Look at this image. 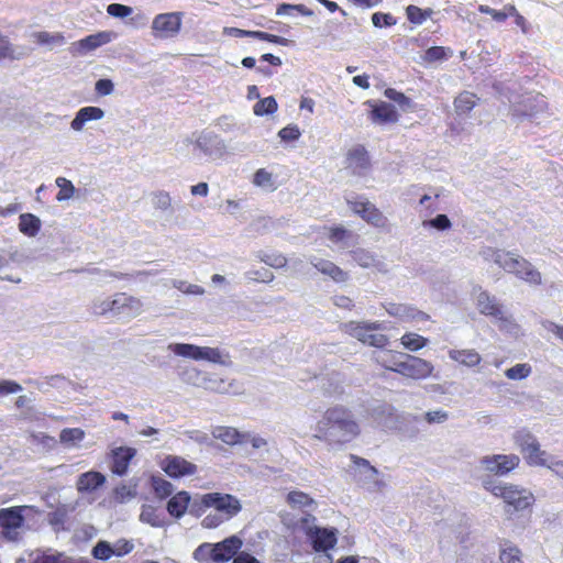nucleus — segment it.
Segmentation results:
<instances>
[{"label":"nucleus","instance_id":"obj_16","mask_svg":"<svg viewBox=\"0 0 563 563\" xmlns=\"http://www.w3.org/2000/svg\"><path fill=\"white\" fill-rule=\"evenodd\" d=\"M367 104L371 107L368 118L373 123H396L399 119V114L391 103L385 101H367Z\"/></svg>","mask_w":563,"mask_h":563},{"label":"nucleus","instance_id":"obj_46","mask_svg":"<svg viewBox=\"0 0 563 563\" xmlns=\"http://www.w3.org/2000/svg\"><path fill=\"white\" fill-rule=\"evenodd\" d=\"M291 11H297L301 15L311 16L313 14L312 10L308 9L305 4H289V3H280L276 9L277 15L290 14Z\"/></svg>","mask_w":563,"mask_h":563},{"label":"nucleus","instance_id":"obj_24","mask_svg":"<svg viewBox=\"0 0 563 563\" xmlns=\"http://www.w3.org/2000/svg\"><path fill=\"white\" fill-rule=\"evenodd\" d=\"M312 265L318 272L329 276L336 283H344L347 280V273L331 261L317 258L312 262Z\"/></svg>","mask_w":563,"mask_h":563},{"label":"nucleus","instance_id":"obj_27","mask_svg":"<svg viewBox=\"0 0 563 563\" xmlns=\"http://www.w3.org/2000/svg\"><path fill=\"white\" fill-rule=\"evenodd\" d=\"M478 98L474 92L462 91L459 93L454 101V108L456 113L464 114L471 112L477 104Z\"/></svg>","mask_w":563,"mask_h":563},{"label":"nucleus","instance_id":"obj_40","mask_svg":"<svg viewBox=\"0 0 563 563\" xmlns=\"http://www.w3.org/2000/svg\"><path fill=\"white\" fill-rule=\"evenodd\" d=\"M253 184L257 187L268 188L271 191L277 188L274 184L272 173L267 172L265 168H260L255 172Z\"/></svg>","mask_w":563,"mask_h":563},{"label":"nucleus","instance_id":"obj_10","mask_svg":"<svg viewBox=\"0 0 563 563\" xmlns=\"http://www.w3.org/2000/svg\"><path fill=\"white\" fill-rule=\"evenodd\" d=\"M159 467L170 478H181L192 476L198 472V466L179 455H166L161 462Z\"/></svg>","mask_w":563,"mask_h":563},{"label":"nucleus","instance_id":"obj_36","mask_svg":"<svg viewBox=\"0 0 563 563\" xmlns=\"http://www.w3.org/2000/svg\"><path fill=\"white\" fill-rule=\"evenodd\" d=\"M172 350L175 354L179 356L192 358L196 361L200 360L201 346L187 343H177L172 346Z\"/></svg>","mask_w":563,"mask_h":563},{"label":"nucleus","instance_id":"obj_29","mask_svg":"<svg viewBox=\"0 0 563 563\" xmlns=\"http://www.w3.org/2000/svg\"><path fill=\"white\" fill-rule=\"evenodd\" d=\"M19 220V230L29 236L36 235L41 229L40 219L32 213H22Z\"/></svg>","mask_w":563,"mask_h":563},{"label":"nucleus","instance_id":"obj_22","mask_svg":"<svg viewBox=\"0 0 563 563\" xmlns=\"http://www.w3.org/2000/svg\"><path fill=\"white\" fill-rule=\"evenodd\" d=\"M212 435L231 446L240 444L249 438L247 433H241L238 429L225 426L216 427L212 431Z\"/></svg>","mask_w":563,"mask_h":563},{"label":"nucleus","instance_id":"obj_8","mask_svg":"<svg viewBox=\"0 0 563 563\" xmlns=\"http://www.w3.org/2000/svg\"><path fill=\"white\" fill-rule=\"evenodd\" d=\"M519 464L520 457L516 454H493L481 460L484 471L495 476H505L516 470Z\"/></svg>","mask_w":563,"mask_h":563},{"label":"nucleus","instance_id":"obj_3","mask_svg":"<svg viewBox=\"0 0 563 563\" xmlns=\"http://www.w3.org/2000/svg\"><path fill=\"white\" fill-rule=\"evenodd\" d=\"M341 329L365 345L384 349L389 343L388 336L378 332L383 329V323L378 321H350L343 323Z\"/></svg>","mask_w":563,"mask_h":563},{"label":"nucleus","instance_id":"obj_45","mask_svg":"<svg viewBox=\"0 0 563 563\" xmlns=\"http://www.w3.org/2000/svg\"><path fill=\"white\" fill-rule=\"evenodd\" d=\"M351 255H352L353 260L361 267L368 268V267L375 266V264H376V258H375L374 254H372L371 252H368L366 250L358 249V250L352 251Z\"/></svg>","mask_w":563,"mask_h":563},{"label":"nucleus","instance_id":"obj_9","mask_svg":"<svg viewBox=\"0 0 563 563\" xmlns=\"http://www.w3.org/2000/svg\"><path fill=\"white\" fill-rule=\"evenodd\" d=\"M404 358L398 373L401 376L413 380H422L432 375L434 366L431 362L411 354H405Z\"/></svg>","mask_w":563,"mask_h":563},{"label":"nucleus","instance_id":"obj_20","mask_svg":"<svg viewBox=\"0 0 563 563\" xmlns=\"http://www.w3.org/2000/svg\"><path fill=\"white\" fill-rule=\"evenodd\" d=\"M135 455V450L132 448H118L112 451V465L111 471L119 476L128 472L131 460Z\"/></svg>","mask_w":563,"mask_h":563},{"label":"nucleus","instance_id":"obj_54","mask_svg":"<svg viewBox=\"0 0 563 563\" xmlns=\"http://www.w3.org/2000/svg\"><path fill=\"white\" fill-rule=\"evenodd\" d=\"M424 227H431L440 231L449 230L452 225L446 214H438L435 218L423 221Z\"/></svg>","mask_w":563,"mask_h":563},{"label":"nucleus","instance_id":"obj_6","mask_svg":"<svg viewBox=\"0 0 563 563\" xmlns=\"http://www.w3.org/2000/svg\"><path fill=\"white\" fill-rule=\"evenodd\" d=\"M25 507L14 506L0 509V529L2 536L9 541H18L24 526Z\"/></svg>","mask_w":563,"mask_h":563},{"label":"nucleus","instance_id":"obj_55","mask_svg":"<svg viewBox=\"0 0 563 563\" xmlns=\"http://www.w3.org/2000/svg\"><path fill=\"white\" fill-rule=\"evenodd\" d=\"M279 137L285 142L297 141L300 135V129L296 124H288L278 132Z\"/></svg>","mask_w":563,"mask_h":563},{"label":"nucleus","instance_id":"obj_59","mask_svg":"<svg viewBox=\"0 0 563 563\" xmlns=\"http://www.w3.org/2000/svg\"><path fill=\"white\" fill-rule=\"evenodd\" d=\"M262 261L275 268L284 267L287 264V258L282 254H265Z\"/></svg>","mask_w":563,"mask_h":563},{"label":"nucleus","instance_id":"obj_14","mask_svg":"<svg viewBox=\"0 0 563 563\" xmlns=\"http://www.w3.org/2000/svg\"><path fill=\"white\" fill-rule=\"evenodd\" d=\"M346 168L354 175H363L371 168V157L364 145H355L346 152Z\"/></svg>","mask_w":563,"mask_h":563},{"label":"nucleus","instance_id":"obj_13","mask_svg":"<svg viewBox=\"0 0 563 563\" xmlns=\"http://www.w3.org/2000/svg\"><path fill=\"white\" fill-rule=\"evenodd\" d=\"M181 26L180 13H161L157 14L153 22L152 29L156 36L170 37L176 35Z\"/></svg>","mask_w":563,"mask_h":563},{"label":"nucleus","instance_id":"obj_52","mask_svg":"<svg viewBox=\"0 0 563 563\" xmlns=\"http://www.w3.org/2000/svg\"><path fill=\"white\" fill-rule=\"evenodd\" d=\"M385 97L389 100L397 102L402 108H410L411 100L405 93L397 91L394 88H387L384 92Z\"/></svg>","mask_w":563,"mask_h":563},{"label":"nucleus","instance_id":"obj_41","mask_svg":"<svg viewBox=\"0 0 563 563\" xmlns=\"http://www.w3.org/2000/svg\"><path fill=\"white\" fill-rule=\"evenodd\" d=\"M514 440L521 453L527 452L538 440L529 431L520 430L514 435Z\"/></svg>","mask_w":563,"mask_h":563},{"label":"nucleus","instance_id":"obj_18","mask_svg":"<svg viewBox=\"0 0 563 563\" xmlns=\"http://www.w3.org/2000/svg\"><path fill=\"white\" fill-rule=\"evenodd\" d=\"M476 308L481 314L503 319V306L487 290L479 289L476 296Z\"/></svg>","mask_w":563,"mask_h":563},{"label":"nucleus","instance_id":"obj_23","mask_svg":"<svg viewBox=\"0 0 563 563\" xmlns=\"http://www.w3.org/2000/svg\"><path fill=\"white\" fill-rule=\"evenodd\" d=\"M190 495L186 490H181L173 495L169 500L167 501L166 509L168 514L174 518H180L183 517L189 506L190 503Z\"/></svg>","mask_w":563,"mask_h":563},{"label":"nucleus","instance_id":"obj_51","mask_svg":"<svg viewBox=\"0 0 563 563\" xmlns=\"http://www.w3.org/2000/svg\"><path fill=\"white\" fill-rule=\"evenodd\" d=\"M385 97L389 100L397 102L402 108H410L411 100L405 93L397 91L394 88H387L384 92Z\"/></svg>","mask_w":563,"mask_h":563},{"label":"nucleus","instance_id":"obj_15","mask_svg":"<svg viewBox=\"0 0 563 563\" xmlns=\"http://www.w3.org/2000/svg\"><path fill=\"white\" fill-rule=\"evenodd\" d=\"M242 540L236 536L225 538L223 541L214 543L212 550V562L224 563L235 558L242 548Z\"/></svg>","mask_w":563,"mask_h":563},{"label":"nucleus","instance_id":"obj_62","mask_svg":"<svg viewBox=\"0 0 563 563\" xmlns=\"http://www.w3.org/2000/svg\"><path fill=\"white\" fill-rule=\"evenodd\" d=\"M224 520L223 516L217 514H209L202 519V527L207 529H213L219 527Z\"/></svg>","mask_w":563,"mask_h":563},{"label":"nucleus","instance_id":"obj_39","mask_svg":"<svg viewBox=\"0 0 563 563\" xmlns=\"http://www.w3.org/2000/svg\"><path fill=\"white\" fill-rule=\"evenodd\" d=\"M501 563H523L521 551L512 544H506L499 553Z\"/></svg>","mask_w":563,"mask_h":563},{"label":"nucleus","instance_id":"obj_7","mask_svg":"<svg viewBox=\"0 0 563 563\" xmlns=\"http://www.w3.org/2000/svg\"><path fill=\"white\" fill-rule=\"evenodd\" d=\"M200 503L203 508H214L228 520L242 509L240 500L231 494L208 493L202 495Z\"/></svg>","mask_w":563,"mask_h":563},{"label":"nucleus","instance_id":"obj_63","mask_svg":"<svg viewBox=\"0 0 563 563\" xmlns=\"http://www.w3.org/2000/svg\"><path fill=\"white\" fill-rule=\"evenodd\" d=\"M113 82L110 79H99L96 82L95 89L100 96H108L113 91Z\"/></svg>","mask_w":563,"mask_h":563},{"label":"nucleus","instance_id":"obj_43","mask_svg":"<svg viewBox=\"0 0 563 563\" xmlns=\"http://www.w3.org/2000/svg\"><path fill=\"white\" fill-rule=\"evenodd\" d=\"M140 520L142 522L150 523L152 527H161L163 523L157 509L151 505H145L142 507Z\"/></svg>","mask_w":563,"mask_h":563},{"label":"nucleus","instance_id":"obj_26","mask_svg":"<svg viewBox=\"0 0 563 563\" xmlns=\"http://www.w3.org/2000/svg\"><path fill=\"white\" fill-rule=\"evenodd\" d=\"M104 112L98 107H84L77 113L70 123V126L75 131L82 130L86 122L91 120H99L103 117Z\"/></svg>","mask_w":563,"mask_h":563},{"label":"nucleus","instance_id":"obj_34","mask_svg":"<svg viewBox=\"0 0 563 563\" xmlns=\"http://www.w3.org/2000/svg\"><path fill=\"white\" fill-rule=\"evenodd\" d=\"M277 109V101L274 97L271 96L258 100L253 107V112L255 115L263 117L266 114L275 113Z\"/></svg>","mask_w":563,"mask_h":563},{"label":"nucleus","instance_id":"obj_4","mask_svg":"<svg viewBox=\"0 0 563 563\" xmlns=\"http://www.w3.org/2000/svg\"><path fill=\"white\" fill-rule=\"evenodd\" d=\"M495 262L506 272L516 275L531 285L538 286L542 283L541 273L529 261L519 255L511 252L498 253Z\"/></svg>","mask_w":563,"mask_h":563},{"label":"nucleus","instance_id":"obj_35","mask_svg":"<svg viewBox=\"0 0 563 563\" xmlns=\"http://www.w3.org/2000/svg\"><path fill=\"white\" fill-rule=\"evenodd\" d=\"M85 431L80 428H65L59 433V441L65 445H74L85 439Z\"/></svg>","mask_w":563,"mask_h":563},{"label":"nucleus","instance_id":"obj_25","mask_svg":"<svg viewBox=\"0 0 563 563\" xmlns=\"http://www.w3.org/2000/svg\"><path fill=\"white\" fill-rule=\"evenodd\" d=\"M449 357L467 367H475L482 362V356L474 349L450 350Z\"/></svg>","mask_w":563,"mask_h":563},{"label":"nucleus","instance_id":"obj_64","mask_svg":"<svg viewBox=\"0 0 563 563\" xmlns=\"http://www.w3.org/2000/svg\"><path fill=\"white\" fill-rule=\"evenodd\" d=\"M112 550L114 555L123 556L133 550V544L126 540H120L114 544Z\"/></svg>","mask_w":563,"mask_h":563},{"label":"nucleus","instance_id":"obj_57","mask_svg":"<svg viewBox=\"0 0 563 563\" xmlns=\"http://www.w3.org/2000/svg\"><path fill=\"white\" fill-rule=\"evenodd\" d=\"M153 205L156 209L167 210L172 206V199L168 192L157 191L153 196Z\"/></svg>","mask_w":563,"mask_h":563},{"label":"nucleus","instance_id":"obj_2","mask_svg":"<svg viewBox=\"0 0 563 563\" xmlns=\"http://www.w3.org/2000/svg\"><path fill=\"white\" fill-rule=\"evenodd\" d=\"M483 487L495 497L501 498L507 506L520 511L529 508L534 498L533 495L525 488L510 483H496L492 478L483 481Z\"/></svg>","mask_w":563,"mask_h":563},{"label":"nucleus","instance_id":"obj_61","mask_svg":"<svg viewBox=\"0 0 563 563\" xmlns=\"http://www.w3.org/2000/svg\"><path fill=\"white\" fill-rule=\"evenodd\" d=\"M34 563H78L63 554L58 555H43L37 558Z\"/></svg>","mask_w":563,"mask_h":563},{"label":"nucleus","instance_id":"obj_53","mask_svg":"<svg viewBox=\"0 0 563 563\" xmlns=\"http://www.w3.org/2000/svg\"><path fill=\"white\" fill-rule=\"evenodd\" d=\"M250 37L265 41L273 44L285 45L286 38L264 31H250Z\"/></svg>","mask_w":563,"mask_h":563},{"label":"nucleus","instance_id":"obj_12","mask_svg":"<svg viewBox=\"0 0 563 563\" xmlns=\"http://www.w3.org/2000/svg\"><path fill=\"white\" fill-rule=\"evenodd\" d=\"M113 316L135 318L143 311L142 301L126 292H118L112 298Z\"/></svg>","mask_w":563,"mask_h":563},{"label":"nucleus","instance_id":"obj_48","mask_svg":"<svg viewBox=\"0 0 563 563\" xmlns=\"http://www.w3.org/2000/svg\"><path fill=\"white\" fill-rule=\"evenodd\" d=\"M372 22L375 27H390L397 23V20L390 13L375 12L372 15Z\"/></svg>","mask_w":563,"mask_h":563},{"label":"nucleus","instance_id":"obj_5","mask_svg":"<svg viewBox=\"0 0 563 563\" xmlns=\"http://www.w3.org/2000/svg\"><path fill=\"white\" fill-rule=\"evenodd\" d=\"M316 521L314 516L307 514L299 520L300 528L309 538L316 552H324L336 544L335 530L311 526Z\"/></svg>","mask_w":563,"mask_h":563},{"label":"nucleus","instance_id":"obj_37","mask_svg":"<svg viewBox=\"0 0 563 563\" xmlns=\"http://www.w3.org/2000/svg\"><path fill=\"white\" fill-rule=\"evenodd\" d=\"M104 37L106 36L102 33L88 35L77 43V49L80 53H86V52L92 51V49L99 47L100 45H102L103 43H106Z\"/></svg>","mask_w":563,"mask_h":563},{"label":"nucleus","instance_id":"obj_56","mask_svg":"<svg viewBox=\"0 0 563 563\" xmlns=\"http://www.w3.org/2000/svg\"><path fill=\"white\" fill-rule=\"evenodd\" d=\"M213 544L202 543L194 552L195 560L199 562H212Z\"/></svg>","mask_w":563,"mask_h":563},{"label":"nucleus","instance_id":"obj_33","mask_svg":"<svg viewBox=\"0 0 563 563\" xmlns=\"http://www.w3.org/2000/svg\"><path fill=\"white\" fill-rule=\"evenodd\" d=\"M478 11L484 14L490 15L496 22H505L510 14L516 12L514 4H506L503 10H496L485 4H479Z\"/></svg>","mask_w":563,"mask_h":563},{"label":"nucleus","instance_id":"obj_32","mask_svg":"<svg viewBox=\"0 0 563 563\" xmlns=\"http://www.w3.org/2000/svg\"><path fill=\"white\" fill-rule=\"evenodd\" d=\"M400 343L406 350L416 352L428 344V339L415 332H407L400 338Z\"/></svg>","mask_w":563,"mask_h":563},{"label":"nucleus","instance_id":"obj_1","mask_svg":"<svg viewBox=\"0 0 563 563\" xmlns=\"http://www.w3.org/2000/svg\"><path fill=\"white\" fill-rule=\"evenodd\" d=\"M361 430L353 412L341 405L324 410L316 422L313 438L329 445H343L358 437Z\"/></svg>","mask_w":563,"mask_h":563},{"label":"nucleus","instance_id":"obj_60","mask_svg":"<svg viewBox=\"0 0 563 563\" xmlns=\"http://www.w3.org/2000/svg\"><path fill=\"white\" fill-rule=\"evenodd\" d=\"M22 390V386L8 379H0V396H5L9 394H15Z\"/></svg>","mask_w":563,"mask_h":563},{"label":"nucleus","instance_id":"obj_44","mask_svg":"<svg viewBox=\"0 0 563 563\" xmlns=\"http://www.w3.org/2000/svg\"><path fill=\"white\" fill-rule=\"evenodd\" d=\"M287 503L290 506L310 507L314 504V500L303 492L292 490L287 495Z\"/></svg>","mask_w":563,"mask_h":563},{"label":"nucleus","instance_id":"obj_38","mask_svg":"<svg viewBox=\"0 0 563 563\" xmlns=\"http://www.w3.org/2000/svg\"><path fill=\"white\" fill-rule=\"evenodd\" d=\"M34 38L40 45L56 46L62 45L65 42V37L62 33H48L45 31L34 33Z\"/></svg>","mask_w":563,"mask_h":563},{"label":"nucleus","instance_id":"obj_30","mask_svg":"<svg viewBox=\"0 0 563 563\" xmlns=\"http://www.w3.org/2000/svg\"><path fill=\"white\" fill-rule=\"evenodd\" d=\"M151 487L155 497L159 500L166 499L173 494V484L159 476L151 477Z\"/></svg>","mask_w":563,"mask_h":563},{"label":"nucleus","instance_id":"obj_21","mask_svg":"<svg viewBox=\"0 0 563 563\" xmlns=\"http://www.w3.org/2000/svg\"><path fill=\"white\" fill-rule=\"evenodd\" d=\"M106 482L104 475L100 472L89 471L79 475L76 487L79 493H91Z\"/></svg>","mask_w":563,"mask_h":563},{"label":"nucleus","instance_id":"obj_11","mask_svg":"<svg viewBox=\"0 0 563 563\" xmlns=\"http://www.w3.org/2000/svg\"><path fill=\"white\" fill-rule=\"evenodd\" d=\"M347 205L354 213L360 216L365 222L375 228L387 227V218L383 212L368 200H347Z\"/></svg>","mask_w":563,"mask_h":563},{"label":"nucleus","instance_id":"obj_49","mask_svg":"<svg viewBox=\"0 0 563 563\" xmlns=\"http://www.w3.org/2000/svg\"><path fill=\"white\" fill-rule=\"evenodd\" d=\"M92 555L97 560L106 561L114 554L112 547L107 541H99L92 549Z\"/></svg>","mask_w":563,"mask_h":563},{"label":"nucleus","instance_id":"obj_50","mask_svg":"<svg viewBox=\"0 0 563 563\" xmlns=\"http://www.w3.org/2000/svg\"><path fill=\"white\" fill-rule=\"evenodd\" d=\"M91 311L95 316L113 314L112 298L96 300L91 306Z\"/></svg>","mask_w":563,"mask_h":563},{"label":"nucleus","instance_id":"obj_28","mask_svg":"<svg viewBox=\"0 0 563 563\" xmlns=\"http://www.w3.org/2000/svg\"><path fill=\"white\" fill-rule=\"evenodd\" d=\"M522 455L530 466H545L550 459L548 453L541 450L539 442H536L527 452H523Z\"/></svg>","mask_w":563,"mask_h":563},{"label":"nucleus","instance_id":"obj_31","mask_svg":"<svg viewBox=\"0 0 563 563\" xmlns=\"http://www.w3.org/2000/svg\"><path fill=\"white\" fill-rule=\"evenodd\" d=\"M433 10L431 8L421 9L418 5L409 4L406 8V16L411 24L420 25L427 19L431 18Z\"/></svg>","mask_w":563,"mask_h":563},{"label":"nucleus","instance_id":"obj_42","mask_svg":"<svg viewBox=\"0 0 563 563\" xmlns=\"http://www.w3.org/2000/svg\"><path fill=\"white\" fill-rule=\"evenodd\" d=\"M531 372H532V368H531L530 364L519 363V364H516L515 366L508 368L505 372V375L508 379L521 380V379L527 378L531 374Z\"/></svg>","mask_w":563,"mask_h":563},{"label":"nucleus","instance_id":"obj_19","mask_svg":"<svg viewBox=\"0 0 563 563\" xmlns=\"http://www.w3.org/2000/svg\"><path fill=\"white\" fill-rule=\"evenodd\" d=\"M405 354L394 350H383L374 352L373 357L375 362L383 368L399 373Z\"/></svg>","mask_w":563,"mask_h":563},{"label":"nucleus","instance_id":"obj_47","mask_svg":"<svg viewBox=\"0 0 563 563\" xmlns=\"http://www.w3.org/2000/svg\"><path fill=\"white\" fill-rule=\"evenodd\" d=\"M56 185L59 187V191L56 196L58 201L67 200L73 197L75 187L70 180L65 177H58L56 179Z\"/></svg>","mask_w":563,"mask_h":563},{"label":"nucleus","instance_id":"obj_17","mask_svg":"<svg viewBox=\"0 0 563 563\" xmlns=\"http://www.w3.org/2000/svg\"><path fill=\"white\" fill-rule=\"evenodd\" d=\"M383 307L389 316L400 321L428 320L429 318L423 311L404 303L386 302Z\"/></svg>","mask_w":563,"mask_h":563},{"label":"nucleus","instance_id":"obj_58","mask_svg":"<svg viewBox=\"0 0 563 563\" xmlns=\"http://www.w3.org/2000/svg\"><path fill=\"white\" fill-rule=\"evenodd\" d=\"M107 12L115 18H126L132 13V8L120 3H111L108 5Z\"/></svg>","mask_w":563,"mask_h":563}]
</instances>
